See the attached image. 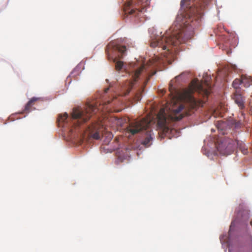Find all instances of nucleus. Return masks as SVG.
I'll list each match as a JSON object with an SVG mask.
<instances>
[{
    "instance_id": "obj_5",
    "label": "nucleus",
    "mask_w": 252,
    "mask_h": 252,
    "mask_svg": "<svg viewBox=\"0 0 252 252\" xmlns=\"http://www.w3.org/2000/svg\"><path fill=\"white\" fill-rule=\"evenodd\" d=\"M153 121V118L148 116L141 120L131 122L127 127V130L132 135H134L141 130L150 126Z\"/></svg>"
},
{
    "instance_id": "obj_23",
    "label": "nucleus",
    "mask_w": 252,
    "mask_h": 252,
    "mask_svg": "<svg viewBox=\"0 0 252 252\" xmlns=\"http://www.w3.org/2000/svg\"><path fill=\"white\" fill-rule=\"evenodd\" d=\"M109 87H110V86H109L108 88H107L106 90H105V92H107V91L109 89Z\"/></svg>"
},
{
    "instance_id": "obj_11",
    "label": "nucleus",
    "mask_w": 252,
    "mask_h": 252,
    "mask_svg": "<svg viewBox=\"0 0 252 252\" xmlns=\"http://www.w3.org/2000/svg\"><path fill=\"white\" fill-rule=\"evenodd\" d=\"M233 99L240 108L242 109L244 107L243 97L237 91L234 94Z\"/></svg>"
},
{
    "instance_id": "obj_20",
    "label": "nucleus",
    "mask_w": 252,
    "mask_h": 252,
    "mask_svg": "<svg viewBox=\"0 0 252 252\" xmlns=\"http://www.w3.org/2000/svg\"><path fill=\"white\" fill-rule=\"evenodd\" d=\"M222 147V144H219L218 145V146L217 147V149H218V151H219L220 152V153L221 154H223V155L226 154H227L226 152L223 151L221 149Z\"/></svg>"
},
{
    "instance_id": "obj_19",
    "label": "nucleus",
    "mask_w": 252,
    "mask_h": 252,
    "mask_svg": "<svg viewBox=\"0 0 252 252\" xmlns=\"http://www.w3.org/2000/svg\"><path fill=\"white\" fill-rule=\"evenodd\" d=\"M242 84V81L241 79H235L232 83V86L235 89H238L239 88V86Z\"/></svg>"
},
{
    "instance_id": "obj_14",
    "label": "nucleus",
    "mask_w": 252,
    "mask_h": 252,
    "mask_svg": "<svg viewBox=\"0 0 252 252\" xmlns=\"http://www.w3.org/2000/svg\"><path fill=\"white\" fill-rule=\"evenodd\" d=\"M38 99V98L32 97L27 103L25 106V111L30 112L32 110V107L34 105V102Z\"/></svg>"
},
{
    "instance_id": "obj_17",
    "label": "nucleus",
    "mask_w": 252,
    "mask_h": 252,
    "mask_svg": "<svg viewBox=\"0 0 252 252\" xmlns=\"http://www.w3.org/2000/svg\"><path fill=\"white\" fill-rule=\"evenodd\" d=\"M114 62L116 63L115 64V68L116 70L119 71L121 70L123 67L124 63L122 61H117L116 59L114 60Z\"/></svg>"
},
{
    "instance_id": "obj_12",
    "label": "nucleus",
    "mask_w": 252,
    "mask_h": 252,
    "mask_svg": "<svg viewBox=\"0 0 252 252\" xmlns=\"http://www.w3.org/2000/svg\"><path fill=\"white\" fill-rule=\"evenodd\" d=\"M126 122V119L119 118L117 116L111 115V124L113 123L119 126H123Z\"/></svg>"
},
{
    "instance_id": "obj_2",
    "label": "nucleus",
    "mask_w": 252,
    "mask_h": 252,
    "mask_svg": "<svg viewBox=\"0 0 252 252\" xmlns=\"http://www.w3.org/2000/svg\"><path fill=\"white\" fill-rule=\"evenodd\" d=\"M211 86L208 80L199 82L198 80L192 81L189 89L184 90L180 94V98L185 103H181L173 99L166 103V106L161 108L158 115L157 127L162 136L167 135L172 131L168 124L170 122L180 120L184 117L190 115V112L198 107L203 106L205 100L196 99L192 95L194 92L202 94L207 98L210 93Z\"/></svg>"
},
{
    "instance_id": "obj_16",
    "label": "nucleus",
    "mask_w": 252,
    "mask_h": 252,
    "mask_svg": "<svg viewBox=\"0 0 252 252\" xmlns=\"http://www.w3.org/2000/svg\"><path fill=\"white\" fill-rule=\"evenodd\" d=\"M239 149L242 152L244 155H247L248 153V149L243 143H237Z\"/></svg>"
},
{
    "instance_id": "obj_24",
    "label": "nucleus",
    "mask_w": 252,
    "mask_h": 252,
    "mask_svg": "<svg viewBox=\"0 0 252 252\" xmlns=\"http://www.w3.org/2000/svg\"><path fill=\"white\" fill-rule=\"evenodd\" d=\"M250 224L251 225V226H252V220H251V222H250Z\"/></svg>"
},
{
    "instance_id": "obj_7",
    "label": "nucleus",
    "mask_w": 252,
    "mask_h": 252,
    "mask_svg": "<svg viewBox=\"0 0 252 252\" xmlns=\"http://www.w3.org/2000/svg\"><path fill=\"white\" fill-rule=\"evenodd\" d=\"M103 143L100 147V151L102 154H107L110 152V134L108 133L102 136Z\"/></svg>"
},
{
    "instance_id": "obj_25",
    "label": "nucleus",
    "mask_w": 252,
    "mask_h": 252,
    "mask_svg": "<svg viewBox=\"0 0 252 252\" xmlns=\"http://www.w3.org/2000/svg\"><path fill=\"white\" fill-rule=\"evenodd\" d=\"M94 128H96V126H94Z\"/></svg>"
},
{
    "instance_id": "obj_10",
    "label": "nucleus",
    "mask_w": 252,
    "mask_h": 252,
    "mask_svg": "<svg viewBox=\"0 0 252 252\" xmlns=\"http://www.w3.org/2000/svg\"><path fill=\"white\" fill-rule=\"evenodd\" d=\"M152 131L147 132L144 139L141 142V144L145 147H148L152 144V141L153 139L152 136Z\"/></svg>"
},
{
    "instance_id": "obj_21",
    "label": "nucleus",
    "mask_w": 252,
    "mask_h": 252,
    "mask_svg": "<svg viewBox=\"0 0 252 252\" xmlns=\"http://www.w3.org/2000/svg\"><path fill=\"white\" fill-rule=\"evenodd\" d=\"M109 50H110V47H109V43L108 44L106 47L105 51L107 55V58L108 60H110V53H109Z\"/></svg>"
},
{
    "instance_id": "obj_4",
    "label": "nucleus",
    "mask_w": 252,
    "mask_h": 252,
    "mask_svg": "<svg viewBox=\"0 0 252 252\" xmlns=\"http://www.w3.org/2000/svg\"><path fill=\"white\" fill-rule=\"evenodd\" d=\"M124 11L126 14L133 15L140 19H145V13L149 6L150 0H123Z\"/></svg>"
},
{
    "instance_id": "obj_1",
    "label": "nucleus",
    "mask_w": 252,
    "mask_h": 252,
    "mask_svg": "<svg viewBox=\"0 0 252 252\" xmlns=\"http://www.w3.org/2000/svg\"><path fill=\"white\" fill-rule=\"evenodd\" d=\"M199 1L200 0H182L181 7L185 12L177 17L176 22L179 26H172L163 35L157 36L152 40L151 47H158L161 51H164L161 54L167 58L172 46L191 39L193 35L192 30L199 24L202 16Z\"/></svg>"
},
{
    "instance_id": "obj_13",
    "label": "nucleus",
    "mask_w": 252,
    "mask_h": 252,
    "mask_svg": "<svg viewBox=\"0 0 252 252\" xmlns=\"http://www.w3.org/2000/svg\"><path fill=\"white\" fill-rule=\"evenodd\" d=\"M241 78L242 84L245 87H248L251 84H252V78L251 76L242 75Z\"/></svg>"
},
{
    "instance_id": "obj_8",
    "label": "nucleus",
    "mask_w": 252,
    "mask_h": 252,
    "mask_svg": "<svg viewBox=\"0 0 252 252\" xmlns=\"http://www.w3.org/2000/svg\"><path fill=\"white\" fill-rule=\"evenodd\" d=\"M101 127L99 128V131L94 132L93 135L92 137L95 139H99L100 137L99 132H101L102 136L103 135H106V134L110 133L109 132V126H107L101 123Z\"/></svg>"
},
{
    "instance_id": "obj_22",
    "label": "nucleus",
    "mask_w": 252,
    "mask_h": 252,
    "mask_svg": "<svg viewBox=\"0 0 252 252\" xmlns=\"http://www.w3.org/2000/svg\"><path fill=\"white\" fill-rule=\"evenodd\" d=\"M235 128H239L241 126V123L240 121H238L235 123Z\"/></svg>"
},
{
    "instance_id": "obj_15",
    "label": "nucleus",
    "mask_w": 252,
    "mask_h": 252,
    "mask_svg": "<svg viewBox=\"0 0 252 252\" xmlns=\"http://www.w3.org/2000/svg\"><path fill=\"white\" fill-rule=\"evenodd\" d=\"M180 76H177L174 79L172 80L169 85V90L171 93H172L175 90V87L174 86V83L176 82L178 79L179 78Z\"/></svg>"
},
{
    "instance_id": "obj_6",
    "label": "nucleus",
    "mask_w": 252,
    "mask_h": 252,
    "mask_svg": "<svg viewBox=\"0 0 252 252\" xmlns=\"http://www.w3.org/2000/svg\"><path fill=\"white\" fill-rule=\"evenodd\" d=\"M249 217L250 211L247 209H244L243 211L238 212L237 218L232 221L230 225L229 235H230L231 231L234 230L237 224L241 221L247 220Z\"/></svg>"
},
{
    "instance_id": "obj_3",
    "label": "nucleus",
    "mask_w": 252,
    "mask_h": 252,
    "mask_svg": "<svg viewBox=\"0 0 252 252\" xmlns=\"http://www.w3.org/2000/svg\"><path fill=\"white\" fill-rule=\"evenodd\" d=\"M99 108L94 103H88L84 110L78 108L73 109L71 117L69 118L68 114L65 113L63 115H60L58 119L59 126L69 129L70 132H73L71 127L78 126L83 123L86 122L93 115L97 113Z\"/></svg>"
},
{
    "instance_id": "obj_9",
    "label": "nucleus",
    "mask_w": 252,
    "mask_h": 252,
    "mask_svg": "<svg viewBox=\"0 0 252 252\" xmlns=\"http://www.w3.org/2000/svg\"><path fill=\"white\" fill-rule=\"evenodd\" d=\"M113 46L119 53V55H118L119 58H122L126 50V47L123 45H115L114 42L111 41V49Z\"/></svg>"
},
{
    "instance_id": "obj_18",
    "label": "nucleus",
    "mask_w": 252,
    "mask_h": 252,
    "mask_svg": "<svg viewBox=\"0 0 252 252\" xmlns=\"http://www.w3.org/2000/svg\"><path fill=\"white\" fill-rule=\"evenodd\" d=\"M144 69V66H142L141 67L137 69L134 73L133 75V78L134 81H136L137 79L139 77L140 74H141L142 71Z\"/></svg>"
}]
</instances>
